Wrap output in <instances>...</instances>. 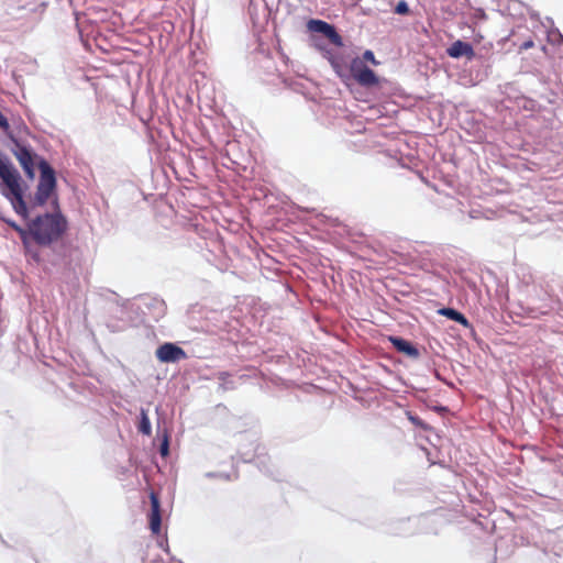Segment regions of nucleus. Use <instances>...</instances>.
I'll list each match as a JSON object with an SVG mask.
<instances>
[{"mask_svg": "<svg viewBox=\"0 0 563 563\" xmlns=\"http://www.w3.org/2000/svg\"><path fill=\"white\" fill-rule=\"evenodd\" d=\"M389 341L393 343L394 347L407 356L410 357H418L419 351L417 347H415L409 341L398 338V336H390Z\"/></svg>", "mask_w": 563, "mask_h": 563, "instance_id": "9", "label": "nucleus"}, {"mask_svg": "<svg viewBox=\"0 0 563 563\" xmlns=\"http://www.w3.org/2000/svg\"><path fill=\"white\" fill-rule=\"evenodd\" d=\"M446 52L448 55L453 58L465 56L467 59H472L475 56L472 45L461 40L453 42Z\"/></svg>", "mask_w": 563, "mask_h": 563, "instance_id": "8", "label": "nucleus"}, {"mask_svg": "<svg viewBox=\"0 0 563 563\" xmlns=\"http://www.w3.org/2000/svg\"><path fill=\"white\" fill-rule=\"evenodd\" d=\"M38 167L41 170V176L33 202L36 206H43L46 203L56 188V177L54 169L46 161L41 159Z\"/></svg>", "mask_w": 563, "mask_h": 563, "instance_id": "2", "label": "nucleus"}, {"mask_svg": "<svg viewBox=\"0 0 563 563\" xmlns=\"http://www.w3.org/2000/svg\"><path fill=\"white\" fill-rule=\"evenodd\" d=\"M139 431L145 435H150L152 432L151 421L148 419L147 412L144 409L141 410Z\"/></svg>", "mask_w": 563, "mask_h": 563, "instance_id": "13", "label": "nucleus"}, {"mask_svg": "<svg viewBox=\"0 0 563 563\" xmlns=\"http://www.w3.org/2000/svg\"><path fill=\"white\" fill-rule=\"evenodd\" d=\"M395 12L398 14H408L409 13V7L405 0H401L397 3L395 8Z\"/></svg>", "mask_w": 563, "mask_h": 563, "instance_id": "15", "label": "nucleus"}, {"mask_svg": "<svg viewBox=\"0 0 563 563\" xmlns=\"http://www.w3.org/2000/svg\"><path fill=\"white\" fill-rule=\"evenodd\" d=\"M11 201V205L14 209V211L22 217L23 220H27L29 218V209L26 207V203L23 199V192L9 197L8 198Z\"/></svg>", "mask_w": 563, "mask_h": 563, "instance_id": "10", "label": "nucleus"}, {"mask_svg": "<svg viewBox=\"0 0 563 563\" xmlns=\"http://www.w3.org/2000/svg\"><path fill=\"white\" fill-rule=\"evenodd\" d=\"M308 29L312 32L323 34L334 45L342 44V38L340 34L335 31L334 26L324 21L310 20L308 22Z\"/></svg>", "mask_w": 563, "mask_h": 563, "instance_id": "6", "label": "nucleus"}, {"mask_svg": "<svg viewBox=\"0 0 563 563\" xmlns=\"http://www.w3.org/2000/svg\"><path fill=\"white\" fill-rule=\"evenodd\" d=\"M228 376H229V373H227V372H222V373H220V374H219V379H224V378H227Z\"/></svg>", "mask_w": 563, "mask_h": 563, "instance_id": "20", "label": "nucleus"}, {"mask_svg": "<svg viewBox=\"0 0 563 563\" xmlns=\"http://www.w3.org/2000/svg\"><path fill=\"white\" fill-rule=\"evenodd\" d=\"M533 46H534V42L532 40H528V41H525L520 45L519 49L522 52V51H527L529 48H532Z\"/></svg>", "mask_w": 563, "mask_h": 563, "instance_id": "18", "label": "nucleus"}, {"mask_svg": "<svg viewBox=\"0 0 563 563\" xmlns=\"http://www.w3.org/2000/svg\"><path fill=\"white\" fill-rule=\"evenodd\" d=\"M167 452H168V444H167V442L165 441V442L163 443L162 448H161V453H162V455H165V454H167Z\"/></svg>", "mask_w": 563, "mask_h": 563, "instance_id": "19", "label": "nucleus"}, {"mask_svg": "<svg viewBox=\"0 0 563 563\" xmlns=\"http://www.w3.org/2000/svg\"><path fill=\"white\" fill-rule=\"evenodd\" d=\"M0 129H2L5 133H9L10 124L8 122V119L2 114L0 111Z\"/></svg>", "mask_w": 563, "mask_h": 563, "instance_id": "17", "label": "nucleus"}, {"mask_svg": "<svg viewBox=\"0 0 563 563\" xmlns=\"http://www.w3.org/2000/svg\"><path fill=\"white\" fill-rule=\"evenodd\" d=\"M442 316H445L446 318L462 324V325H465L467 327L468 325V321L467 319L465 318V316L461 312H459L457 310L455 309H452V308H443L439 311Z\"/></svg>", "mask_w": 563, "mask_h": 563, "instance_id": "11", "label": "nucleus"}, {"mask_svg": "<svg viewBox=\"0 0 563 563\" xmlns=\"http://www.w3.org/2000/svg\"><path fill=\"white\" fill-rule=\"evenodd\" d=\"M1 220L4 221L7 224H9L15 232H18L24 246H27V244H29V228L24 229L8 218H1Z\"/></svg>", "mask_w": 563, "mask_h": 563, "instance_id": "12", "label": "nucleus"}, {"mask_svg": "<svg viewBox=\"0 0 563 563\" xmlns=\"http://www.w3.org/2000/svg\"><path fill=\"white\" fill-rule=\"evenodd\" d=\"M155 355L162 363H176L187 358V353L184 349L169 342L159 345Z\"/></svg>", "mask_w": 563, "mask_h": 563, "instance_id": "4", "label": "nucleus"}, {"mask_svg": "<svg viewBox=\"0 0 563 563\" xmlns=\"http://www.w3.org/2000/svg\"><path fill=\"white\" fill-rule=\"evenodd\" d=\"M15 148L13 150V154L19 161L21 167L23 168L25 175L33 179L35 176V164L34 157L35 155L23 144L19 143L14 140Z\"/></svg>", "mask_w": 563, "mask_h": 563, "instance_id": "5", "label": "nucleus"}, {"mask_svg": "<svg viewBox=\"0 0 563 563\" xmlns=\"http://www.w3.org/2000/svg\"><path fill=\"white\" fill-rule=\"evenodd\" d=\"M363 62H369L372 63L373 65H378L379 63L376 60L375 58V55L372 51H365L364 54H363Z\"/></svg>", "mask_w": 563, "mask_h": 563, "instance_id": "16", "label": "nucleus"}, {"mask_svg": "<svg viewBox=\"0 0 563 563\" xmlns=\"http://www.w3.org/2000/svg\"><path fill=\"white\" fill-rule=\"evenodd\" d=\"M151 512L148 515L150 529L153 534H158L162 527L161 503L154 490L150 493Z\"/></svg>", "mask_w": 563, "mask_h": 563, "instance_id": "7", "label": "nucleus"}, {"mask_svg": "<svg viewBox=\"0 0 563 563\" xmlns=\"http://www.w3.org/2000/svg\"><path fill=\"white\" fill-rule=\"evenodd\" d=\"M67 230V220L59 212L45 213L29 223V238L43 246L58 241Z\"/></svg>", "mask_w": 563, "mask_h": 563, "instance_id": "1", "label": "nucleus"}, {"mask_svg": "<svg viewBox=\"0 0 563 563\" xmlns=\"http://www.w3.org/2000/svg\"><path fill=\"white\" fill-rule=\"evenodd\" d=\"M350 70L352 77L364 87H373L378 85L377 75L367 67L361 58H354L351 62Z\"/></svg>", "mask_w": 563, "mask_h": 563, "instance_id": "3", "label": "nucleus"}, {"mask_svg": "<svg viewBox=\"0 0 563 563\" xmlns=\"http://www.w3.org/2000/svg\"><path fill=\"white\" fill-rule=\"evenodd\" d=\"M407 418L416 427H419V428H421L423 430L428 429V424L424 423L418 416L413 415L412 412L408 411L407 412Z\"/></svg>", "mask_w": 563, "mask_h": 563, "instance_id": "14", "label": "nucleus"}]
</instances>
